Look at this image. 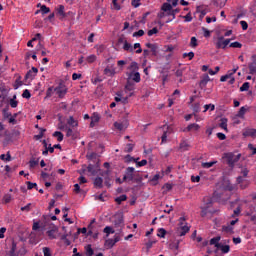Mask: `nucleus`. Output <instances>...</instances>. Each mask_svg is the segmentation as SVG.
Segmentation results:
<instances>
[{"mask_svg":"<svg viewBox=\"0 0 256 256\" xmlns=\"http://www.w3.org/2000/svg\"><path fill=\"white\" fill-rule=\"evenodd\" d=\"M191 227L187 224V219L185 217H180L178 220V227L176 229V235L178 237H185L189 233Z\"/></svg>","mask_w":256,"mask_h":256,"instance_id":"obj_1","label":"nucleus"},{"mask_svg":"<svg viewBox=\"0 0 256 256\" xmlns=\"http://www.w3.org/2000/svg\"><path fill=\"white\" fill-rule=\"evenodd\" d=\"M222 159L226 160V163L230 166L233 167V165H235L237 163V161H239V159H241V154H237L235 155L234 153H225L222 157Z\"/></svg>","mask_w":256,"mask_h":256,"instance_id":"obj_2","label":"nucleus"},{"mask_svg":"<svg viewBox=\"0 0 256 256\" xmlns=\"http://www.w3.org/2000/svg\"><path fill=\"white\" fill-rule=\"evenodd\" d=\"M229 43H231V39H225V37L219 36L216 42V49H225Z\"/></svg>","mask_w":256,"mask_h":256,"instance_id":"obj_3","label":"nucleus"},{"mask_svg":"<svg viewBox=\"0 0 256 256\" xmlns=\"http://www.w3.org/2000/svg\"><path fill=\"white\" fill-rule=\"evenodd\" d=\"M54 91L56 92V95H58L59 99H63L65 95H67V86L63 84H59Z\"/></svg>","mask_w":256,"mask_h":256,"instance_id":"obj_4","label":"nucleus"},{"mask_svg":"<svg viewBox=\"0 0 256 256\" xmlns=\"http://www.w3.org/2000/svg\"><path fill=\"white\" fill-rule=\"evenodd\" d=\"M135 179V168L128 167L125 171L123 181H133Z\"/></svg>","mask_w":256,"mask_h":256,"instance_id":"obj_5","label":"nucleus"},{"mask_svg":"<svg viewBox=\"0 0 256 256\" xmlns=\"http://www.w3.org/2000/svg\"><path fill=\"white\" fill-rule=\"evenodd\" d=\"M42 145L45 149L44 151H42V155L47 156L49 155V153H55V147H52L47 140H43Z\"/></svg>","mask_w":256,"mask_h":256,"instance_id":"obj_6","label":"nucleus"},{"mask_svg":"<svg viewBox=\"0 0 256 256\" xmlns=\"http://www.w3.org/2000/svg\"><path fill=\"white\" fill-rule=\"evenodd\" d=\"M238 69H239V67H236V68H234L233 70H229V71L227 72V74L221 76L220 81H221L222 83H225V81H227V79H231V77H233V75H235V73H237V70H238Z\"/></svg>","mask_w":256,"mask_h":256,"instance_id":"obj_7","label":"nucleus"},{"mask_svg":"<svg viewBox=\"0 0 256 256\" xmlns=\"http://www.w3.org/2000/svg\"><path fill=\"white\" fill-rule=\"evenodd\" d=\"M116 129H127L129 127V120L124 119L114 123Z\"/></svg>","mask_w":256,"mask_h":256,"instance_id":"obj_8","label":"nucleus"},{"mask_svg":"<svg viewBox=\"0 0 256 256\" xmlns=\"http://www.w3.org/2000/svg\"><path fill=\"white\" fill-rule=\"evenodd\" d=\"M116 73L117 72L115 71V65L107 66L104 69V75H106V77H115Z\"/></svg>","mask_w":256,"mask_h":256,"instance_id":"obj_9","label":"nucleus"},{"mask_svg":"<svg viewBox=\"0 0 256 256\" xmlns=\"http://www.w3.org/2000/svg\"><path fill=\"white\" fill-rule=\"evenodd\" d=\"M250 75H256V54L252 56V62L248 64Z\"/></svg>","mask_w":256,"mask_h":256,"instance_id":"obj_10","label":"nucleus"},{"mask_svg":"<svg viewBox=\"0 0 256 256\" xmlns=\"http://www.w3.org/2000/svg\"><path fill=\"white\" fill-rule=\"evenodd\" d=\"M209 81H211L209 74H204L199 82L200 89H205V87H207V83H209Z\"/></svg>","mask_w":256,"mask_h":256,"instance_id":"obj_11","label":"nucleus"},{"mask_svg":"<svg viewBox=\"0 0 256 256\" xmlns=\"http://www.w3.org/2000/svg\"><path fill=\"white\" fill-rule=\"evenodd\" d=\"M57 15H59V20L63 21L65 17H67V13H65V6L59 5L58 8L56 9Z\"/></svg>","mask_w":256,"mask_h":256,"instance_id":"obj_12","label":"nucleus"},{"mask_svg":"<svg viewBox=\"0 0 256 256\" xmlns=\"http://www.w3.org/2000/svg\"><path fill=\"white\" fill-rule=\"evenodd\" d=\"M146 47L150 49L154 57H157L158 50H159V46H157V44L146 43Z\"/></svg>","mask_w":256,"mask_h":256,"instance_id":"obj_13","label":"nucleus"},{"mask_svg":"<svg viewBox=\"0 0 256 256\" xmlns=\"http://www.w3.org/2000/svg\"><path fill=\"white\" fill-rule=\"evenodd\" d=\"M100 119H101V116L99 115V113L94 112L91 116L90 127L91 128L95 127V123H99Z\"/></svg>","mask_w":256,"mask_h":256,"instance_id":"obj_14","label":"nucleus"},{"mask_svg":"<svg viewBox=\"0 0 256 256\" xmlns=\"http://www.w3.org/2000/svg\"><path fill=\"white\" fill-rule=\"evenodd\" d=\"M237 183L240 185L241 189H247V187H249V182L245 180L243 176L237 178Z\"/></svg>","mask_w":256,"mask_h":256,"instance_id":"obj_15","label":"nucleus"},{"mask_svg":"<svg viewBox=\"0 0 256 256\" xmlns=\"http://www.w3.org/2000/svg\"><path fill=\"white\" fill-rule=\"evenodd\" d=\"M4 137L6 141H11V139H17V137H19V130H13L11 135H7V132H5Z\"/></svg>","mask_w":256,"mask_h":256,"instance_id":"obj_16","label":"nucleus"},{"mask_svg":"<svg viewBox=\"0 0 256 256\" xmlns=\"http://www.w3.org/2000/svg\"><path fill=\"white\" fill-rule=\"evenodd\" d=\"M66 135L67 137H71V139H77L79 137V133L75 129H68Z\"/></svg>","mask_w":256,"mask_h":256,"instance_id":"obj_17","label":"nucleus"},{"mask_svg":"<svg viewBox=\"0 0 256 256\" xmlns=\"http://www.w3.org/2000/svg\"><path fill=\"white\" fill-rule=\"evenodd\" d=\"M129 77L135 83H140L141 82V74L139 72H135V73L132 72V73H130Z\"/></svg>","mask_w":256,"mask_h":256,"instance_id":"obj_18","label":"nucleus"},{"mask_svg":"<svg viewBox=\"0 0 256 256\" xmlns=\"http://www.w3.org/2000/svg\"><path fill=\"white\" fill-rule=\"evenodd\" d=\"M234 227L226 224L222 226V233H228L229 235H232L233 231H234Z\"/></svg>","mask_w":256,"mask_h":256,"instance_id":"obj_19","label":"nucleus"},{"mask_svg":"<svg viewBox=\"0 0 256 256\" xmlns=\"http://www.w3.org/2000/svg\"><path fill=\"white\" fill-rule=\"evenodd\" d=\"M46 233L49 239H57V228H52L48 230Z\"/></svg>","mask_w":256,"mask_h":256,"instance_id":"obj_20","label":"nucleus"},{"mask_svg":"<svg viewBox=\"0 0 256 256\" xmlns=\"http://www.w3.org/2000/svg\"><path fill=\"white\" fill-rule=\"evenodd\" d=\"M103 233L106 234V237H109L110 235H113V233H115V229H113V227L111 226H106L103 230Z\"/></svg>","mask_w":256,"mask_h":256,"instance_id":"obj_21","label":"nucleus"},{"mask_svg":"<svg viewBox=\"0 0 256 256\" xmlns=\"http://www.w3.org/2000/svg\"><path fill=\"white\" fill-rule=\"evenodd\" d=\"M104 247L106 249H113V247H115V242L113 241V239H107L104 243Z\"/></svg>","mask_w":256,"mask_h":256,"instance_id":"obj_22","label":"nucleus"},{"mask_svg":"<svg viewBox=\"0 0 256 256\" xmlns=\"http://www.w3.org/2000/svg\"><path fill=\"white\" fill-rule=\"evenodd\" d=\"M67 123L70 127H77L79 125V123L77 122V120H75V118H73V116H70L68 118Z\"/></svg>","mask_w":256,"mask_h":256,"instance_id":"obj_23","label":"nucleus"},{"mask_svg":"<svg viewBox=\"0 0 256 256\" xmlns=\"http://www.w3.org/2000/svg\"><path fill=\"white\" fill-rule=\"evenodd\" d=\"M17 99V95H14L11 99H10V107H12V109L17 108V105H19V101L16 100Z\"/></svg>","mask_w":256,"mask_h":256,"instance_id":"obj_24","label":"nucleus"},{"mask_svg":"<svg viewBox=\"0 0 256 256\" xmlns=\"http://www.w3.org/2000/svg\"><path fill=\"white\" fill-rule=\"evenodd\" d=\"M244 137H253L255 139L256 137V129H250L243 133Z\"/></svg>","mask_w":256,"mask_h":256,"instance_id":"obj_25","label":"nucleus"},{"mask_svg":"<svg viewBox=\"0 0 256 256\" xmlns=\"http://www.w3.org/2000/svg\"><path fill=\"white\" fill-rule=\"evenodd\" d=\"M85 252H86L87 256H93L94 253H95L91 244H88V245L85 246Z\"/></svg>","mask_w":256,"mask_h":256,"instance_id":"obj_26","label":"nucleus"},{"mask_svg":"<svg viewBox=\"0 0 256 256\" xmlns=\"http://www.w3.org/2000/svg\"><path fill=\"white\" fill-rule=\"evenodd\" d=\"M213 165H217V161H210V162H204L202 163L203 169H211Z\"/></svg>","mask_w":256,"mask_h":256,"instance_id":"obj_27","label":"nucleus"},{"mask_svg":"<svg viewBox=\"0 0 256 256\" xmlns=\"http://www.w3.org/2000/svg\"><path fill=\"white\" fill-rule=\"evenodd\" d=\"M123 49L124 51H129L130 53H133V46L129 42H127V40L124 41Z\"/></svg>","mask_w":256,"mask_h":256,"instance_id":"obj_28","label":"nucleus"},{"mask_svg":"<svg viewBox=\"0 0 256 256\" xmlns=\"http://www.w3.org/2000/svg\"><path fill=\"white\" fill-rule=\"evenodd\" d=\"M125 89H127V91H134L135 90V83L131 82V80H127V83L125 85Z\"/></svg>","mask_w":256,"mask_h":256,"instance_id":"obj_29","label":"nucleus"},{"mask_svg":"<svg viewBox=\"0 0 256 256\" xmlns=\"http://www.w3.org/2000/svg\"><path fill=\"white\" fill-rule=\"evenodd\" d=\"M45 131H47V129H42L39 134L34 135V141H41L42 137H45Z\"/></svg>","mask_w":256,"mask_h":256,"instance_id":"obj_30","label":"nucleus"},{"mask_svg":"<svg viewBox=\"0 0 256 256\" xmlns=\"http://www.w3.org/2000/svg\"><path fill=\"white\" fill-rule=\"evenodd\" d=\"M227 121V118H221L218 127H220V129H227Z\"/></svg>","mask_w":256,"mask_h":256,"instance_id":"obj_31","label":"nucleus"},{"mask_svg":"<svg viewBox=\"0 0 256 256\" xmlns=\"http://www.w3.org/2000/svg\"><path fill=\"white\" fill-rule=\"evenodd\" d=\"M171 133H173V130H166L161 139H162V143H167V137H169V135H171Z\"/></svg>","mask_w":256,"mask_h":256,"instance_id":"obj_32","label":"nucleus"},{"mask_svg":"<svg viewBox=\"0 0 256 256\" xmlns=\"http://www.w3.org/2000/svg\"><path fill=\"white\" fill-rule=\"evenodd\" d=\"M15 251H17V243H15V241H12L9 256H15Z\"/></svg>","mask_w":256,"mask_h":256,"instance_id":"obj_33","label":"nucleus"},{"mask_svg":"<svg viewBox=\"0 0 256 256\" xmlns=\"http://www.w3.org/2000/svg\"><path fill=\"white\" fill-rule=\"evenodd\" d=\"M94 185L95 187H99V189H101V187H103V178L101 177L95 178Z\"/></svg>","mask_w":256,"mask_h":256,"instance_id":"obj_34","label":"nucleus"},{"mask_svg":"<svg viewBox=\"0 0 256 256\" xmlns=\"http://www.w3.org/2000/svg\"><path fill=\"white\" fill-rule=\"evenodd\" d=\"M37 165H39V159L33 158V159H31V160L29 161V167H30V169H35V167H37Z\"/></svg>","mask_w":256,"mask_h":256,"instance_id":"obj_35","label":"nucleus"},{"mask_svg":"<svg viewBox=\"0 0 256 256\" xmlns=\"http://www.w3.org/2000/svg\"><path fill=\"white\" fill-rule=\"evenodd\" d=\"M180 149H181V151H189V149H191V146L189 145V143L183 141L180 144Z\"/></svg>","mask_w":256,"mask_h":256,"instance_id":"obj_36","label":"nucleus"},{"mask_svg":"<svg viewBox=\"0 0 256 256\" xmlns=\"http://www.w3.org/2000/svg\"><path fill=\"white\" fill-rule=\"evenodd\" d=\"M221 241V237H214L210 240V245H215V247H219V242Z\"/></svg>","mask_w":256,"mask_h":256,"instance_id":"obj_37","label":"nucleus"},{"mask_svg":"<svg viewBox=\"0 0 256 256\" xmlns=\"http://www.w3.org/2000/svg\"><path fill=\"white\" fill-rule=\"evenodd\" d=\"M0 159L1 161H6V162H9L11 161V154L9 152H7V154H1L0 155Z\"/></svg>","mask_w":256,"mask_h":256,"instance_id":"obj_38","label":"nucleus"},{"mask_svg":"<svg viewBox=\"0 0 256 256\" xmlns=\"http://www.w3.org/2000/svg\"><path fill=\"white\" fill-rule=\"evenodd\" d=\"M2 115L4 119H9L12 116L11 112H9V108H4L2 110Z\"/></svg>","mask_w":256,"mask_h":256,"instance_id":"obj_39","label":"nucleus"},{"mask_svg":"<svg viewBox=\"0 0 256 256\" xmlns=\"http://www.w3.org/2000/svg\"><path fill=\"white\" fill-rule=\"evenodd\" d=\"M215 111V104H206L204 105V111L203 113H207V111Z\"/></svg>","mask_w":256,"mask_h":256,"instance_id":"obj_40","label":"nucleus"},{"mask_svg":"<svg viewBox=\"0 0 256 256\" xmlns=\"http://www.w3.org/2000/svg\"><path fill=\"white\" fill-rule=\"evenodd\" d=\"M42 251H43L44 256H53V252L51 251V248H49V247L42 248Z\"/></svg>","mask_w":256,"mask_h":256,"instance_id":"obj_41","label":"nucleus"},{"mask_svg":"<svg viewBox=\"0 0 256 256\" xmlns=\"http://www.w3.org/2000/svg\"><path fill=\"white\" fill-rule=\"evenodd\" d=\"M40 11L42 15H47V13H51V9L46 7L45 5L40 6Z\"/></svg>","mask_w":256,"mask_h":256,"instance_id":"obj_42","label":"nucleus"},{"mask_svg":"<svg viewBox=\"0 0 256 256\" xmlns=\"http://www.w3.org/2000/svg\"><path fill=\"white\" fill-rule=\"evenodd\" d=\"M161 9L162 11L167 12V11H171V9H173V6L169 3H164Z\"/></svg>","mask_w":256,"mask_h":256,"instance_id":"obj_43","label":"nucleus"},{"mask_svg":"<svg viewBox=\"0 0 256 256\" xmlns=\"http://www.w3.org/2000/svg\"><path fill=\"white\" fill-rule=\"evenodd\" d=\"M116 203H118V205H121V203H123V201H127V195H121L119 197H117L115 199Z\"/></svg>","mask_w":256,"mask_h":256,"instance_id":"obj_44","label":"nucleus"},{"mask_svg":"<svg viewBox=\"0 0 256 256\" xmlns=\"http://www.w3.org/2000/svg\"><path fill=\"white\" fill-rule=\"evenodd\" d=\"M157 235L158 237L164 239L165 235H167V230H165L164 228H160L158 229Z\"/></svg>","mask_w":256,"mask_h":256,"instance_id":"obj_45","label":"nucleus"},{"mask_svg":"<svg viewBox=\"0 0 256 256\" xmlns=\"http://www.w3.org/2000/svg\"><path fill=\"white\" fill-rule=\"evenodd\" d=\"M229 47H232L233 49H241L243 44H241V42H232L230 43Z\"/></svg>","mask_w":256,"mask_h":256,"instance_id":"obj_46","label":"nucleus"},{"mask_svg":"<svg viewBox=\"0 0 256 256\" xmlns=\"http://www.w3.org/2000/svg\"><path fill=\"white\" fill-rule=\"evenodd\" d=\"M86 61L88 63H95V61H97V56L95 54H92L86 58Z\"/></svg>","mask_w":256,"mask_h":256,"instance_id":"obj_47","label":"nucleus"},{"mask_svg":"<svg viewBox=\"0 0 256 256\" xmlns=\"http://www.w3.org/2000/svg\"><path fill=\"white\" fill-rule=\"evenodd\" d=\"M157 33H159V29H157V27H154L148 31V37H153V35H157Z\"/></svg>","mask_w":256,"mask_h":256,"instance_id":"obj_48","label":"nucleus"},{"mask_svg":"<svg viewBox=\"0 0 256 256\" xmlns=\"http://www.w3.org/2000/svg\"><path fill=\"white\" fill-rule=\"evenodd\" d=\"M245 113H247V108L242 106L240 110L238 111L237 117H244Z\"/></svg>","mask_w":256,"mask_h":256,"instance_id":"obj_49","label":"nucleus"},{"mask_svg":"<svg viewBox=\"0 0 256 256\" xmlns=\"http://www.w3.org/2000/svg\"><path fill=\"white\" fill-rule=\"evenodd\" d=\"M135 49H137V50H136V53H137V54L143 53V49H141V44H140V43H135V44H134L133 51H135Z\"/></svg>","mask_w":256,"mask_h":256,"instance_id":"obj_50","label":"nucleus"},{"mask_svg":"<svg viewBox=\"0 0 256 256\" xmlns=\"http://www.w3.org/2000/svg\"><path fill=\"white\" fill-rule=\"evenodd\" d=\"M199 44L197 43V38L196 37H192L190 40V47H192L193 49H195V47H197Z\"/></svg>","mask_w":256,"mask_h":256,"instance_id":"obj_51","label":"nucleus"},{"mask_svg":"<svg viewBox=\"0 0 256 256\" xmlns=\"http://www.w3.org/2000/svg\"><path fill=\"white\" fill-rule=\"evenodd\" d=\"M53 136L57 138V141H63V133L56 131L54 132Z\"/></svg>","mask_w":256,"mask_h":256,"instance_id":"obj_52","label":"nucleus"},{"mask_svg":"<svg viewBox=\"0 0 256 256\" xmlns=\"http://www.w3.org/2000/svg\"><path fill=\"white\" fill-rule=\"evenodd\" d=\"M220 251L223 253H229V251H231V247L229 245H222L220 246Z\"/></svg>","mask_w":256,"mask_h":256,"instance_id":"obj_53","label":"nucleus"},{"mask_svg":"<svg viewBox=\"0 0 256 256\" xmlns=\"http://www.w3.org/2000/svg\"><path fill=\"white\" fill-rule=\"evenodd\" d=\"M134 147H135V144H127L124 149L125 153H131V151H133Z\"/></svg>","mask_w":256,"mask_h":256,"instance_id":"obj_54","label":"nucleus"},{"mask_svg":"<svg viewBox=\"0 0 256 256\" xmlns=\"http://www.w3.org/2000/svg\"><path fill=\"white\" fill-rule=\"evenodd\" d=\"M26 185H27V189L31 190V189H37V183H33V182H26Z\"/></svg>","mask_w":256,"mask_h":256,"instance_id":"obj_55","label":"nucleus"},{"mask_svg":"<svg viewBox=\"0 0 256 256\" xmlns=\"http://www.w3.org/2000/svg\"><path fill=\"white\" fill-rule=\"evenodd\" d=\"M248 149L251 155H256V146L253 144H248Z\"/></svg>","mask_w":256,"mask_h":256,"instance_id":"obj_56","label":"nucleus"},{"mask_svg":"<svg viewBox=\"0 0 256 256\" xmlns=\"http://www.w3.org/2000/svg\"><path fill=\"white\" fill-rule=\"evenodd\" d=\"M23 99H31V92L29 90H24L22 93Z\"/></svg>","mask_w":256,"mask_h":256,"instance_id":"obj_57","label":"nucleus"},{"mask_svg":"<svg viewBox=\"0 0 256 256\" xmlns=\"http://www.w3.org/2000/svg\"><path fill=\"white\" fill-rule=\"evenodd\" d=\"M249 87H250L249 82H245V83H243L242 86L240 87V91H249Z\"/></svg>","mask_w":256,"mask_h":256,"instance_id":"obj_58","label":"nucleus"},{"mask_svg":"<svg viewBox=\"0 0 256 256\" xmlns=\"http://www.w3.org/2000/svg\"><path fill=\"white\" fill-rule=\"evenodd\" d=\"M193 111L194 113H199L201 111V104L199 103L193 104Z\"/></svg>","mask_w":256,"mask_h":256,"instance_id":"obj_59","label":"nucleus"},{"mask_svg":"<svg viewBox=\"0 0 256 256\" xmlns=\"http://www.w3.org/2000/svg\"><path fill=\"white\" fill-rule=\"evenodd\" d=\"M11 199H13V197L11 196V194H6L3 197V201L4 203H11Z\"/></svg>","mask_w":256,"mask_h":256,"instance_id":"obj_60","label":"nucleus"},{"mask_svg":"<svg viewBox=\"0 0 256 256\" xmlns=\"http://www.w3.org/2000/svg\"><path fill=\"white\" fill-rule=\"evenodd\" d=\"M186 57H189V61H191L193 57H195V53L194 52L184 53L183 59H185Z\"/></svg>","mask_w":256,"mask_h":256,"instance_id":"obj_61","label":"nucleus"},{"mask_svg":"<svg viewBox=\"0 0 256 256\" xmlns=\"http://www.w3.org/2000/svg\"><path fill=\"white\" fill-rule=\"evenodd\" d=\"M36 76H34L33 71L29 70L26 75H25V79H35Z\"/></svg>","mask_w":256,"mask_h":256,"instance_id":"obj_62","label":"nucleus"},{"mask_svg":"<svg viewBox=\"0 0 256 256\" xmlns=\"http://www.w3.org/2000/svg\"><path fill=\"white\" fill-rule=\"evenodd\" d=\"M53 96V87H49L46 91V99Z\"/></svg>","mask_w":256,"mask_h":256,"instance_id":"obj_63","label":"nucleus"},{"mask_svg":"<svg viewBox=\"0 0 256 256\" xmlns=\"http://www.w3.org/2000/svg\"><path fill=\"white\" fill-rule=\"evenodd\" d=\"M145 165H147V160H145V159H143L139 162H136L137 167H145Z\"/></svg>","mask_w":256,"mask_h":256,"instance_id":"obj_64","label":"nucleus"}]
</instances>
